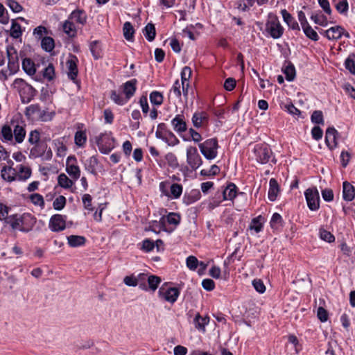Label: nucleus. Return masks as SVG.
<instances>
[{"instance_id":"obj_1","label":"nucleus","mask_w":355,"mask_h":355,"mask_svg":"<svg viewBox=\"0 0 355 355\" xmlns=\"http://www.w3.org/2000/svg\"><path fill=\"white\" fill-rule=\"evenodd\" d=\"M237 193V187L235 184L230 182L227 184L226 188L222 191H217L213 200L209 204L210 208H214L220 204L223 200H233Z\"/></svg>"},{"instance_id":"obj_2","label":"nucleus","mask_w":355,"mask_h":355,"mask_svg":"<svg viewBox=\"0 0 355 355\" xmlns=\"http://www.w3.org/2000/svg\"><path fill=\"white\" fill-rule=\"evenodd\" d=\"M198 147L201 153L207 159L212 160L218 155L219 145L216 138H211L199 144Z\"/></svg>"},{"instance_id":"obj_3","label":"nucleus","mask_w":355,"mask_h":355,"mask_svg":"<svg viewBox=\"0 0 355 355\" xmlns=\"http://www.w3.org/2000/svg\"><path fill=\"white\" fill-rule=\"evenodd\" d=\"M266 31L273 39H278L282 36L284 28L282 26L276 15L269 13L266 23Z\"/></svg>"},{"instance_id":"obj_4","label":"nucleus","mask_w":355,"mask_h":355,"mask_svg":"<svg viewBox=\"0 0 355 355\" xmlns=\"http://www.w3.org/2000/svg\"><path fill=\"white\" fill-rule=\"evenodd\" d=\"M180 291L178 288L170 286V283L166 282L159 288L158 296L171 304H174L179 297Z\"/></svg>"},{"instance_id":"obj_5","label":"nucleus","mask_w":355,"mask_h":355,"mask_svg":"<svg viewBox=\"0 0 355 355\" xmlns=\"http://www.w3.org/2000/svg\"><path fill=\"white\" fill-rule=\"evenodd\" d=\"M114 139L107 133H102L96 137V144L103 154H108L114 148Z\"/></svg>"},{"instance_id":"obj_6","label":"nucleus","mask_w":355,"mask_h":355,"mask_svg":"<svg viewBox=\"0 0 355 355\" xmlns=\"http://www.w3.org/2000/svg\"><path fill=\"white\" fill-rule=\"evenodd\" d=\"M254 153L257 161L261 164L268 163L273 155L270 148L264 144L256 145Z\"/></svg>"},{"instance_id":"obj_7","label":"nucleus","mask_w":355,"mask_h":355,"mask_svg":"<svg viewBox=\"0 0 355 355\" xmlns=\"http://www.w3.org/2000/svg\"><path fill=\"white\" fill-rule=\"evenodd\" d=\"M304 196L310 210L316 211L320 208V196L316 187L307 189Z\"/></svg>"},{"instance_id":"obj_8","label":"nucleus","mask_w":355,"mask_h":355,"mask_svg":"<svg viewBox=\"0 0 355 355\" xmlns=\"http://www.w3.org/2000/svg\"><path fill=\"white\" fill-rule=\"evenodd\" d=\"M6 51L8 59V68L10 74H14L19 69V56L16 49L13 46H8Z\"/></svg>"},{"instance_id":"obj_9","label":"nucleus","mask_w":355,"mask_h":355,"mask_svg":"<svg viewBox=\"0 0 355 355\" xmlns=\"http://www.w3.org/2000/svg\"><path fill=\"white\" fill-rule=\"evenodd\" d=\"M187 162L190 167L196 170L202 164V160L198 150L194 146H190L187 149Z\"/></svg>"},{"instance_id":"obj_10","label":"nucleus","mask_w":355,"mask_h":355,"mask_svg":"<svg viewBox=\"0 0 355 355\" xmlns=\"http://www.w3.org/2000/svg\"><path fill=\"white\" fill-rule=\"evenodd\" d=\"M67 216L61 214L53 215L49 220V228L52 232H60L66 228Z\"/></svg>"},{"instance_id":"obj_11","label":"nucleus","mask_w":355,"mask_h":355,"mask_svg":"<svg viewBox=\"0 0 355 355\" xmlns=\"http://www.w3.org/2000/svg\"><path fill=\"white\" fill-rule=\"evenodd\" d=\"M76 162L77 159L74 155L68 157L66 162V171L75 180L80 176V170Z\"/></svg>"},{"instance_id":"obj_12","label":"nucleus","mask_w":355,"mask_h":355,"mask_svg":"<svg viewBox=\"0 0 355 355\" xmlns=\"http://www.w3.org/2000/svg\"><path fill=\"white\" fill-rule=\"evenodd\" d=\"M137 80L135 78L131 79L123 83L121 88L125 97L129 101L135 94L137 90Z\"/></svg>"},{"instance_id":"obj_13","label":"nucleus","mask_w":355,"mask_h":355,"mask_svg":"<svg viewBox=\"0 0 355 355\" xmlns=\"http://www.w3.org/2000/svg\"><path fill=\"white\" fill-rule=\"evenodd\" d=\"M338 131L334 127H329L326 130L325 143L330 150L337 146Z\"/></svg>"},{"instance_id":"obj_14","label":"nucleus","mask_w":355,"mask_h":355,"mask_svg":"<svg viewBox=\"0 0 355 355\" xmlns=\"http://www.w3.org/2000/svg\"><path fill=\"white\" fill-rule=\"evenodd\" d=\"M173 130L178 133H182L187 130V125L184 114H177L171 121Z\"/></svg>"},{"instance_id":"obj_15","label":"nucleus","mask_w":355,"mask_h":355,"mask_svg":"<svg viewBox=\"0 0 355 355\" xmlns=\"http://www.w3.org/2000/svg\"><path fill=\"white\" fill-rule=\"evenodd\" d=\"M1 177L5 181L11 182L16 180L17 178V171L11 166L4 165L2 166L1 170Z\"/></svg>"},{"instance_id":"obj_16","label":"nucleus","mask_w":355,"mask_h":355,"mask_svg":"<svg viewBox=\"0 0 355 355\" xmlns=\"http://www.w3.org/2000/svg\"><path fill=\"white\" fill-rule=\"evenodd\" d=\"M77 58L73 55L71 59L67 61L66 64L68 69L67 75L70 80L75 81L78 76Z\"/></svg>"},{"instance_id":"obj_17","label":"nucleus","mask_w":355,"mask_h":355,"mask_svg":"<svg viewBox=\"0 0 355 355\" xmlns=\"http://www.w3.org/2000/svg\"><path fill=\"white\" fill-rule=\"evenodd\" d=\"M192 123L195 128H200L208 123L209 116L205 112H196L193 114Z\"/></svg>"},{"instance_id":"obj_18","label":"nucleus","mask_w":355,"mask_h":355,"mask_svg":"<svg viewBox=\"0 0 355 355\" xmlns=\"http://www.w3.org/2000/svg\"><path fill=\"white\" fill-rule=\"evenodd\" d=\"M324 34L328 40H339L343 36V27L341 26L331 27L328 30L324 31Z\"/></svg>"},{"instance_id":"obj_19","label":"nucleus","mask_w":355,"mask_h":355,"mask_svg":"<svg viewBox=\"0 0 355 355\" xmlns=\"http://www.w3.org/2000/svg\"><path fill=\"white\" fill-rule=\"evenodd\" d=\"M36 90L31 85L27 84L20 93L22 103H29L35 96Z\"/></svg>"},{"instance_id":"obj_20","label":"nucleus","mask_w":355,"mask_h":355,"mask_svg":"<svg viewBox=\"0 0 355 355\" xmlns=\"http://www.w3.org/2000/svg\"><path fill=\"white\" fill-rule=\"evenodd\" d=\"M69 19L84 26L87 22V16L85 10L76 9L70 14Z\"/></svg>"},{"instance_id":"obj_21","label":"nucleus","mask_w":355,"mask_h":355,"mask_svg":"<svg viewBox=\"0 0 355 355\" xmlns=\"http://www.w3.org/2000/svg\"><path fill=\"white\" fill-rule=\"evenodd\" d=\"M343 197L346 201H352L355 197V187L347 181L343 184Z\"/></svg>"},{"instance_id":"obj_22","label":"nucleus","mask_w":355,"mask_h":355,"mask_svg":"<svg viewBox=\"0 0 355 355\" xmlns=\"http://www.w3.org/2000/svg\"><path fill=\"white\" fill-rule=\"evenodd\" d=\"M281 13L284 22L288 25V26L290 28L296 31L300 30L299 24L297 22V21L286 9L282 10Z\"/></svg>"},{"instance_id":"obj_23","label":"nucleus","mask_w":355,"mask_h":355,"mask_svg":"<svg viewBox=\"0 0 355 355\" xmlns=\"http://www.w3.org/2000/svg\"><path fill=\"white\" fill-rule=\"evenodd\" d=\"M36 223V218L30 213H24V227L22 232H29Z\"/></svg>"},{"instance_id":"obj_24","label":"nucleus","mask_w":355,"mask_h":355,"mask_svg":"<svg viewBox=\"0 0 355 355\" xmlns=\"http://www.w3.org/2000/svg\"><path fill=\"white\" fill-rule=\"evenodd\" d=\"M283 72L288 81H293L295 78V68L290 61H286L283 66Z\"/></svg>"},{"instance_id":"obj_25","label":"nucleus","mask_w":355,"mask_h":355,"mask_svg":"<svg viewBox=\"0 0 355 355\" xmlns=\"http://www.w3.org/2000/svg\"><path fill=\"white\" fill-rule=\"evenodd\" d=\"M68 245L71 248L83 246L86 243V239L83 236L70 235L67 236Z\"/></svg>"},{"instance_id":"obj_26","label":"nucleus","mask_w":355,"mask_h":355,"mask_svg":"<svg viewBox=\"0 0 355 355\" xmlns=\"http://www.w3.org/2000/svg\"><path fill=\"white\" fill-rule=\"evenodd\" d=\"M279 191L277 181L271 178L269 182L268 198L270 201H275Z\"/></svg>"},{"instance_id":"obj_27","label":"nucleus","mask_w":355,"mask_h":355,"mask_svg":"<svg viewBox=\"0 0 355 355\" xmlns=\"http://www.w3.org/2000/svg\"><path fill=\"white\" fill-rule=\"evenodd\" d=\"M15 140L17 143H21L26 137V130L22 125L17 124L14 126L12 131Z\"/></svg>"},{"instance_id":"obj_28","label":"nucleus","mask_w":355,"mask_h":355,"mask_svg":"<svg viewBox=\"0 0 355 355\" xmlns=\"http://www.w3.org/2000/svg\"><path fill=\"white\" fill-rule=\"evenodd\" d=\"M32 174V170L29 166L19 165L18 172L17 173V178L19 181H26Z\"/></svg>"},{"instance_id":"obj_29","label":"nucleus","mask_w":355,"mask_h":355,"mask_svg":"<svg viewBox=\"0 0 355 355\" xmlns=\"http://www.w3.org/2000/svg\"><path fill=\"white\" fill-rule=\"evenodd\" d=\"M22 69L29 76H33L36 72L35 63L31 58H26L23 59Z\"/></svg>"},{"instance_id":"obj_30","label":"nucleus","mask_w":355,"mask_h":355,"mask_svg":"<svg viewBox=\"0 0 355 355\" xmlns=\"http://www.w3.org/2000/svg\"><path fill=\"white\" fill-rule=\"evenodd\" d=\"M35 146L31 149L30 156L34 158L42 157L44 155L47 146L46 144H36Z\"/></svg>"},{"instance_id":"obj_31","label":"nucleus","mask_w":355,"mask_h":355,"mask_svg":"<svg viewBox=\"0 0 355 355\" xmlns=\"http://www.w3.org/2000/svg\"><path fill=\"white\" fill-rule=\"evenodd\" d=\"M200 192L197 189H194L191 191L190 193L184 195L183 201L185 204L190 205L198 200L200 198Z\"/></svg>"},{"instance_id":"obj_32","label":"nucleus","mask_w":355,"mask_h":355,"mask_svg":"<svg viewBox=\"0 0 355 355\" xmlns=\"http://www.w3.org/2000/svg\"><path fill=\"white\" fill-rule=\"evenodd\" d=\"M63 31L70 37H74L76 35V28L73 21L66 20L62 26Z\"/></svg>"},{"instance_id":"obj_33","label":"nucleus","mask_w":355,"mask_h":355,"mask_svg":"<svg viewBox=\"0 0 355 355\" xmlns=\"http://www.w3.org/2000/svg\"><path fill=\"white\" fill-rule=\"evenodd\" d=\"M41 46L46 52H51L55 47L54 40L49 36H45L42 38Z\"/></svg>"},{"instance_id":"obj_34","label":"nucleus","mask_w":355,"mask_h":355,"mask_svg":"<svg viewBox=\"0 0 355 355\" xmlns=\"http://www.w3.org/2000/svg\"><path fill=\"white\" fill-rule=\"evenodd\" d=\"M22 35L21 26L16 21V19L12 20V26L10 30V35L12 38L18 39Z\"/></svg>"},{"instance_id":"obj_35","label":"nucleus","mask_w":355,"mask_h":355,"mask_svg":"<svg viewBox=\"0 0 355 355\" xmlns=\"http://www.w3.org/2000/svg\"><path fill=\"white\" fill-rule=\"evenodd\" d=\"M161 278L157 275H148L147 279L148 290L150 289L152 291H155L158 288L159 284L161 283Z\"/></svg>"},{"instance_id":"obj_36","label":"nucleus","mask_w":355,"mask_h":355,"mask_svg":"<svg viewBox=\"0 0 355 355\" xmlns=\"http://www.w3.org/2000/svg\"><path fill=\"white\" fill-rule=\"evenodd\" d=\"M144 35L149 42L154 40L156 35L155 25L152 23H148L144 29Z\"/></svg>"},{"instance_id":"obj_37","label":"nucleus","mask_w":355,"mask_h":355,"mask_svg":"<svg viewBox=\"0 0 355 355\" xmlns=\"http://www.w3.org/2000/svg\"><path fill=\"white\" fill-rule=\"evenodd\" d=\"M19 222L20 218L18 214L10 215L6 219V223L10 225L13 230H19Z\"/></svg>"},{"instance_id":"obj_38","label":"nucleus","mask_w":355,"mask_h":355,"mask_svg":"<svg viewBox=\"0 0 355 355\" xmlns=\"http://www.w3.org/2000/svg\"><path fill=\"white\" fill-rule=\"evenodd\" d=\"M11 128L8 125H4L1 128L0 139L2 141H11L13 138V134Z\"/></svg>"},{"instance_id":"obj_39","label":"nucleus","mask_w":355,"mask_h":355,"mask_svg":"<svg viewBox=\"0 0 355 355\" xmlns=\"http://www.w3.org/2000/svg\"><path fill=\"white\" fill-rule=\"evenodd\" d=\"M302 30L305 34V35L309 38L310 40L313 41H318L319 40V36L316 31L312 28V27L309 25V24H307L302 27Z\"/></svg>"},{"instance_id":"obj_40","label":"nucleus","mask_w":355,"mask_h":355,"mask_svg":"<svg viewBox=\"0 0 355 355\" xmlns=\"http://www.w3.org/2000/svg\"><path fill=\"white\" fill-rule=\"evenodd\" d=\"M98 164L96 156H92L87 160L86 163V169L92 174H96V166Z\"/></svg>"},{"instance_id":"obj_41","label":"nucleus","mask_w":355,"mask_h":355,"mask_svg":"<svg viewBox=\"0 0 355 355\" xmlns=\"http://www.w3.org/2000/svg\"><path fill=\"white\" fill-rule=\"evenodd\" d=\"M123 36L125 38V40L130 41L133 39L135 29L130 22L126 21L123 24Z\"/></svg>"},{"instance_id":"obj_42","label":"nucleus","mask_w":355,"mask_h":355,"mask_svg":"<svg viewBox=\"0 0 355 355\" xmlns=\"http://www.w3.org/2000/svg\"><path fill=\"white\" fill-rule=\"evenodd\" d=\"M270 227L273 230H278L283 226V219L278 213L273 214L270 222Z\"/></svg>"},{"instance_id":"obj_43","label":"nucleus","mask_w":355,"mask_h":355,"mask_svg":"<svg viewBox=\"0 0 355 355\" xmlns=\"http://www.w3.org/2000/svg\"><path fill=\"white\" fill-rule=\"evenodd\" d=\"M182 193V186L181 184L173 183L170 187L169 198L177 199L180 197Z\"/></svg>"},{"instance_id":"obj_44","label":"nucleus","mask_w":355,"mask_h":355,"mask_svg":"<svg viewBox=\"0 0 355 355\" xmlns=\"http://www.w3.org/2000/svg\"><path fill=\"white\" fill-rule=\"evenodd\" d=\"M150 103L155 105L159 106L163 103L164 96L162 94L157 91H153L150 94Z\"/></svg>"},{"instance_id":"obj_45","label":"nucleus","mask_w":355,"mask_h":355,"mask_svg":"<svg viewBox=\"0 0 355 355\" xmlns=\"http://www.w3.org/2000/svg\"><path fill=\"white\" fill-rule=\"evenodd\" d=\"M58 184L64 189H69L72 187L73 182L64 173H61L58 178Z\"/></svg>"},{"instance_id":"obj_46","label":"nucleus","mask_w":355,"mask_h":355,"mask_svg":"<svg viewBox=\"0 0 355 355\" xmlns=\"http://www.w3.org/2000/svg\"><path fill=\"white\" fill-rule=\"evenodd\" d=\"M335 6L336 10L342 15H347L349 9V5L347 0L338 1L333 3Z\"/></svg>"},{"instance_id":"obj_47","label":"nucleus","mask_w":355,"mask_h":355,"mask_svg":"<svg viewBox=\"0 0 355 355\" xmlns=\"http://www.w3.org/2000/svg\"><path fill=\"white\" fill-rule=\"evenodd\" d=\"M42 75L44 78L47 80H53L55 78V68L53 64L51 63L49 64V65L44 69Z\"/></svg>"},{"instance_id":"obj_48","label":"nucleus","mask_w":355,"mask_h":355,"mask_svg":"<svg viewBox=\"0 0 355 355\" xmlns=\"http://www.w3.org/2000/svg\"><path fill=\"white\" fill-rule=\"evenodd\" d=\"M311 19L315 24L322 26H327L329 23L327 17L321 14V12L319 14H312Z\"/></svg>"},{"instance_id":"obj_49","label":"nucleus","mask_w":355,"mask_h":355,"mask_svg":"<svg viewBox=\"0 0 355 355\" xmlns=\"http://www.w3.org/2000/svg\"><path fill=\"white\" fill-rule=\"evenodd\" d=\"M110 98L117 105H123L128 101L121 94H118L116 90H112L110 92Z\"/></svg>"},{"instance_id":"obj_50","label":"nucleus","mask_w":355,"mask_h":355,"mask_svg":"<svg viewBox=\"0 0 355 355\" xmlns=\"http://www.w3.org/2000/svg\"><path fill=\"white\" fill-rule=\"evenodd\" d=\"M74 140L75 144L78 146H83L87 141V136L85 132L82 130L77 131L75 134Z\"/></svg>"},{"instance_id":"obj_51","label":"nucleus","mask_w":355,"mask_h":355,"mask_svg":"<svg viewBox=\"0 0 355 355\" xmlns=\"http://www.w3.org/2000/svg\"><path fill=\"white\" fill-rule=\"evenodd\" d=\"M311 122L318 125H324V116L323 113L320 110H315L311 116Z\"/></svg>"},{"instance_id":"obj_52","label":"nucleus","mask_w":355,"mask_h":355,"mask_svg":"<svg viewBox=\"0 0 355 355\" xmlns=\"http://www.w3.org/2000/svg\"><path fill=\"white\" fill-rule=\"evenodd\" d=\"M171 130H168L166 125L164 123H160L157 125V131L155 132V137L157 139H160L162 140L165 136Z\"/></svg>"},{"instance_id":"obj_53","label":"nucleus","mask_w":355,"mask_h":355,"mask_svg":"<svg viewBox=\"0 0 355 355\" xmlns=\"http://www.w3.org/2000/svg\"><path fill=\"white\" fill-rule=\"evenodd\" d=\"M148 277V274H146V273H139L136 277V280L138 282L139 288L141 290L146 291H148V286L146 283L147 282Z\"/></svg>"},{"instance_id":"obj_54","label":"nucleus","mask_w":355,"mask_h":355,"mask_svg":"<svg viewBox=\"0 0 355 355\" xmlns=\"http://www.w3.org/2000/svg\"><path fill=\"white\" fill-rule=\"evenodd\" d=\"M41 108L39 104H33L26 108L25 114L27 117L31 118L34 114H40Z\"/></svg>"},{"instance_id":"obj_55","label":"nucleus","mask_w":355,"mask_h":355,"mask_svg":"<svg viewBox=\"0 0 355 355\" xmlns=\"http://www.w3.org/2000/svg\"><path fill=\"white\" fill-rule=\"evenodd\" d=\"M162 141L166 142L170 146H176L180 143L179 139L171 131L168 132L166 136H165L164 139H162Z\"/></svg>"},{"instance_id":"obj_56","label":"nucleus","mask_w":355,"mask_h":355,"mask_svg":"<svg viewBox=\"0 0 355 355\" xmlns=\"http://www.w3.org/2000/svg\"><path fill=\"white\" fill-rule=\"evenodd\" d=\"M89 49L95 60H98L101 57V50L97 41L92 42L89 45Z\"/></svg>"},{"instance_id":"obj_57","label":"nucleus","mask_w":355,"mask_h":355,"mask_svg":"<svg viewBox=\"0 0 355 355\" xmlns=\"http://www.w3.org/2000/svg\"><path fill=\"white\" fill-rule=\"evenodd\" d=\"M261 216L253 218L250 225V228L254 230L257 233L260 232L263 229V224L261 222Z\"/></svg>"},{"instance_id":"obj_58","label":"nucleus","mask_w":355,"mask_h":355,"mask_svg":"<svg viewBox=\"0 0 355 355\" xmlns=\"http://www.w3.org/2000/svg\"><path fill=\"white\" fill-rule=\"evenodd\" d=\"M165 159L168 166L172 167L173 168H175L179 166L178 159L174 153H168L165 155Z\"/></svg>"},{"instance_id":"obj_59","label":"nucleus","mask_w":355,"mask_h":355,"mask_svg":"<svg viewBox=\"0 0 355 355\" xmlns=\"http://www.w3.org/2000/svg\"><path fill=\"white\" fill-rule=\"evenodd\" d=\"M66 202L67 200L64 196H58L53 202V209L55 210H62L64 207Z\"/></svg>"},{"instance_id":"obj_60","label":"nucleus","mask_w":355,"mask_h":355,"mask_svg":"<svg viewBox=\"0 0 355 355\" xmlns=\"http://www.w3.org/2000/svg\"><path fill=\"white\" fill-rule=\"evenodd\" d=\"M192 71L189 67H184L181 71V80L182 85L184 83H189V80L191 78Z\"/></svg>"},{"instance_id":"obj_61","label":"nucleus","mask_w":355,"mask_h":355,"mask_svg":"<svg viewBox=\"0 0 355 355\" xmlns=\"http://www.w3.org/2000/svg\"><path fill=\"white\" fill-rule=\"evenodd\" d=\"M187 266L191 270H196L198 266L199 261L194 256H189L187 258Z\"/></svg>"},{"instance_id":"obj_62","label":"nucleus","mask_w":355,"mask_h":355,"mask_svg":"<svg viewBox=\"0 0 355 355\" xmlns=\"http://www.w3.org/2000/svg\"><path fill=\"white\" fill-rule=\"evenodd\" d=\"M31 201L35 205L40 207L44 206V200L42 195L39 193H33L30 196Z\"/></svg>"},{"instance_id":"obj_63","label":"nucleus","mask_w":355,"mask_h":355,"mask_svg":"<svg viewBox=\"0 0 355 355\" xmlns=\"http://www.w3.org/2000/svg\"><path fill=\"white\" fill-rule=\"evenodd\" d=\"M320 236L321 239L328 243H332L335 241L334 236L330 232L325 230H320Z\"/></svg>"},{"instance_id":"obj_64","label":"nucleus","mask_w":355,"mask_h":355,"mask_svg":"<svg viewBox=\"0 0 355 355\" xmlns=\"http://www.w3.org/2000/svg\"><path fill=\"white\" fill-rule=\"evenodd\" d=\"M166 221L169 224L177 225L180 222V216L176 213H170L166 216Z\"/></svg>"}]
</instances>
